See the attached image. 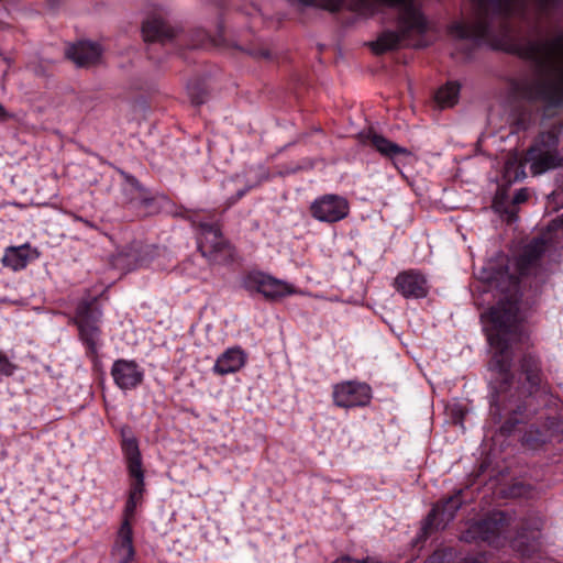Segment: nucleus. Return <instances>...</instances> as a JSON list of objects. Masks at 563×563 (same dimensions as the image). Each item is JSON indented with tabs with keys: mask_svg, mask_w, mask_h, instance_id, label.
Instances as JSON below:
<instances>
[{
	"mask_svg": "<svg viewBox=\"0 0 563 563\" xmlns=\"http://www.w3.org/2000/svg\"><path fill=\"white\" fill-rule=\"evenodd\" d=\"M512 516L504 510H493L472 522L463 532L466 542L482 541L500 550L507 544L521 558L531 559L541 551L544 518L530 514L520 519L514 537L509 536Z\"/></svg>",
	"mask_w": 563,
	"mask_h": 563,
	"instance_id": "f257e3e1",
	"label": "nucleus"
},
{
	"mask_svg": "<svg viewBox=\"0 0 563 563\" xmlns=\"http://www.w3.org/2000/svg\"><path fill=\"white\" fill-rule=\"evenodd\" d=\"M475 7L477 20L473 23L453 22L448 31L459 40H471L481 44L492 38L490 47L496 42L504 45L512 44L509 20L518 18L527 20L528 0H471Z\"/></svg>",
	"mask_w": 563,
	"mask_h": 563,
	"instance_id": "f03ea898",
	"label": "nucleus"
},
{
	"mask_svg": "<svg viewBox=\"0 0 563 563\" xmlns=\"http://www.w3.org/2000/svg\"><path fill=\"white\" fill-rule=\"evenodd\" d=\"M518 375L520 386L500 404V411L508 415L499 427L500 434L505 437L511 435L519 424H526L538 413L536 396L551 388L543 371L542 357L534 351H526L520 355Z\"/></svg>",
	"mask_w": 563,
	"mask_h": 563,
	"instance_id": "7ed1b4c3",
	"label": "nucleus"
},
{
	"mask_svg": "<svg viewBox=\"0 0 563 563\" xmlns=\"http://www.w3.org/2000/svg\"><path fill=\"white\" fill-rule=\"evenodd\" d=\"M548 247L543 236H534L514 257L511 266L488 262L482 268L479 279L503 294L517 295L522 280L540 268Z\"/></svg>",
	"mask_w": 563,
	"mask_h": 563,
	"instance_id": "20e7f679",
	"label": "nucleus"
},
{
	"mask_svg": "<svg viewBox=\"0 0 563 563\" xmlns=\"http://www.w3.org/2000/svg\"><path fill=\"white\" fill-rule=\"evenodd\" d=\"M487 341L494 350L489 361V369L496 374L490 383V408L500 411V404L505 401L514 385L510 339H487Z\"/></svg>",
	"mask_w": 563,
	"mask_h": 563,
	"instance_id": "39448f33",
	"label": "nucleus"
},
{
	"mask_svg": "<svg viewBox=\"0 0 563 563\" xmlns=\"http://www.w3.org/2000/svg\"><path fill=\"white\" fill-rule=\"evenodd\" d=\"M97 297L82 298L76 305L75 313L69 323L76 325L79 341L86 350V355L97 358L101 346V321L103 311L97 303Z\"/></svg>",
	"mask_w": 563,
	"mask_h": 563,
	"instance_id": "423d86ee",
	"label": "nucleus"
},
{
	"mask_svg": "<svg viewBox=\"0 0 563 563\" xmlns=\"http://www.w3.org/2000/svg\"><path fill=\"white\" fill-rule=\"evenodd\" d=\"M197 250L210 264L233 261L235 249L222 232L220 220L194 221Z\"/></svg>",
	"mask_w": 563,
	"mask_h": 563,
	"instance_id": "0eeeda50",
	"label": "nucleus"
},
{
	"mask_svg": "<svg viewBox=\"0 0 563 563\" xmlns=\"http://www.w3.org/2000/svg\"><path fill=\"white\" fill-rule=\"evenodd\" d=\"M559 146V135L552 130L540 132L533 139L525 154V162L529 164L533 176L542 175L562 165L563 158Z\"/></svg>",
	"mask_w": 563,
	"mask_h": 563,
	"instance_id": "6e6552de",
	"label": "nucleus"
},
{
	"mask_svg": "<svg viewBox=\"0 0 563 563\" xmlns=\"http://www.w3.org/2000/svg\"><path fill=\"white\" fill-rule=\"evenodd\" d=\"M493 47L495 51L514 54L522 59L536 60L543 70L550 66V60L553 57L563 54V33L545 41H528L525 45L509 44L506 46L501 42H496Z\"/></svg>",
	"mask_w": 563,
	"mask_h": 563,
	"instance_id": "1a4fd4ad",
	"label": "nucleus"
},
{
	"mask_svg": "<svg viewBox=\"0 0 563 563\" xmlns=\"http://www.w3.org/2000/svg\"><path fill=\"white\" fill-rule=\"evenodd\" d=\"M120 437L121 452L124 457L128 474L132 478L129 493H134V495H143L145 492V483L143 457L140 450L139 440L135 437L133 430L128 426H123L120 429Z\"/></svg>",
	"mask_w": 563,
	"mask_h": 563,
	"instance_id": "9d476101",
	"label": "nucleus"
},
{
	"mask_svg": "<svg viewBox=\"0 0 563 563\" xmlns=\"http://www.w3.org/2000/svg\"><path fill=\"white\" fill-rule=\"evenodd\" d=\"M484 318L488 323L485 328L487 339H511L517 328L518 307L509 300H499Z\"/></svg>",
	"mask_w": 563,
	"mask_h": 563,
	"instance_id": "9b49d317",
	"label": "nucleus"
},
{
	"mask_svg": "<svg viewBox=\"0 0 563 563\" xmlns=\"http://www.w3.org/2000/svg\"><path fill=\"white\" fill-rule=\"evenodd\" d=\"M467 488H459L453 495L435 503L423 520L421 532L428 538L433 530L444 529L454 518L459 509L465 504L464 493Z\"/></svg>",
	"mask_w": 563,
	"mask_h": 563,
	"instance_id": "f8f14e48",
	"label": "nucleus"
},
{
	"mask_svg": "<svg viewBox=\"0 0 563 563\" xmlns=\"http://www.w3.org/2000/svg\"><path fill=\"white\" fill-rule=\"evenodd\" d=\"M373 389L366 382L343 380L332 386V402L343 409L365 408L371 405Z\"/></svg>",
	"mask_w": 563,
	"mask_h": 563,
	"instance_id": "ddd939ff",
	"label": "nucleus"
},
{
	"mask_svg": "<svg viewBox=\"0 0 563 563\" xmlns=\"http://www.w3.org/2000/svg\"><path fill=\"white\" fill-rule=\"evenodd\" d=\"M242 286L250 294H261L271 301L282 299L294 292L290 284L260 271L249 272L243 277Z\"/></svg>",
	"mask_w": 563,
	"mask_h": 563,
	"instance_id": "4468645a",
	"label": "nucleus"
},
{
	"mask_svg": "<svg viewBox=\"0 0 563 563\" xmlns=\"http://www.w3.org/2000/svg\"><path fill=\"white\" fill-rule=\"evenodd\" d=\"M309 212L319 222L336 223L349 216L350 203L343 196L324 194L311 202Z\"/></svg>",
	"mask_w": 563,
	"mask_h": 563,
	"instance_id": "2eb2a0df",
	"label": "nucleus"
},
{
	"mask_svg": "<svg viewBox=\"0 0 563 563\" xmlns=\"http://www.w3.org/2000/svg\"><path fill=\"white\" fill-rule=\"evenodd\" d=\"M393 287L405 299H423L430 291L427 276L416 268L399 272L394 279Z\"/></svg>",
	"mask_w": 563,
	"mask_h": 563,
	"instance_id": "dca6fc26",
	"label": "nucleus"
},
{
	"mask_svg": "<svg viewBox=\"0 0 563 563\" xmlns=\"http://www.w3.org/2000/svg\"><path fill=\"white\" fill-rule=\"evenodd\" d=\"M114 385L123 390H133L142 385L145 373L135 360L118 358L110 368Z\"/></svg>",
	"mask_w": 563,
	"mask_h": 563,
	"instance_id": "f3484780",
	"label": "nucleus"
},
{
	"mask_svg": "<svg viewBox=\"0 0 563 563\" xmlns=\"http://www.w3.org/2000/svg\"><path fill=\"white\" fill-rule=\"evenodd\" d=\"M561 77L563 78V70H561ZM520 93L530 101L541 100L552 106H561L563 104V80L525 84L520 88Z\"/></svg>",
	"mask_w": 563,
	"mask_h": 563,
	"instance_id": "a211bd4d",
	"label": "nucleus"
},
{
	"mask_svg": "<svg viewBox=\"0 0 563 563\" xmlns=\"http://www.w3.org/2000/svg\"><path fill=\"white\" fill-rule=\"evenodd\" d=\"M358 139L362 144H369L380 156L390 159L394 165L400 157L407 158L412 155L409 148L398 145L372 129L361 132Z\"/></svg>",
	"mask_w": 563,
	"mask_h": 563,
	"instance_id": "6ab92c4d",
	"label": "nucleus"
},
{
	"mask_svg": "<svg viewBox=\"0 0 563 563\" xmlns=\"http://www.w3.org/2000/svg\"><path fill=\"white\" fill-rule=\"evenodd\" d=\"M247 358V353L240 345L228 347L217 357L212 372L219 376L238 373L245 366Z\"/></svg>",
	"mask_w": 563,
	"mask_h": 563,
	"instance_id": "aec40b11",
	"label": "nucleus"
},
{
	"mask_svg": "<svg viewBox=\"0 0 563 563\" xmlns=\"http://www.w3.org/2000/svg\"><path fill=\"white\" fill-rule=\"evenodd\" d=\"M101 46L98 43L80 41L67 49V57L79 67L96 64L101 57Z\"/></svg>",
	"mask_w": 563,
	"mask_h": 563,
	"instance_id": "412c9836",
	"label": "nucleus"
},
{
	"mask_svg": "<svg viewBox=\"0 0 563 563\" xmlns=\"http://www.w3.org/2000/svg\"><path fill=\"white\" fill-rule=\"evenodd\" d=\"M40 253L33 249L30 243H24L19 246H9L5 249L2 264L13 271L24 269L31 260L37 258Z\"/></svg>",
	"mask_w": 563,
	"mask_h": 563,
	"instance_id": "4be33fe9",
	"label": "nucleus"
},
{
	"mask_svg": "<svg viewBox=\"0 0 563 563\" xmlns=\"http://www.w3.org/2000/svg\"><path fill=\"white\" fill-rule=\"evenodd\" d=\"M112 555L118 559L119 563H131L134 560L135 550L131 523L121 522L117 540L112 548Z\"/></svg>",
	"mask_w": 563,
	"mask_h": 563,
	"instance_id": "5701e85b",
	"label": "nucleus"
},
{
	"mask_svg": "<svg viewBox=\"0 0 563 563\" xmlns=\"http://www.w3.org/2000/svg\"><path fill=\"white\" fill-rule=\"evenodd\" d=\"M142 35L145 42H161L172 40L173 30L165 23L162 16H151L142 24Z\"/></svg>",
	"mask_w": 563,
	"mask_h": 563,
	"instance_id": "b1692460",
	"label": "nucleus"
},
{
	"mask_svg": "<svg viewBox=\"0 0 563 563\" xmlns=\"http://www.w3.org/2000/svg\"><path fill=\"white\" fill-rule=\"evenodd\" d=\"M402 40L398 30H386L377 36L376 41L369 43V47L375 55H383L397 49Z\"/></svg>",
	"mask_w": 563,
	"mask_h": 563,
	"instance_id": "393cba45",
	"label": "nucleus"
},
{
	"mask_svg": "<svg viewBox=\"0 0 563 563\" xmlns=\"http://www.w3.org/2000/svg\"><path fill=\"white\" fill-rule=\"evenodd\" d=\"M461 85L457 81H448L435 92V101L441 108L454 107L460 98Z\"/></svg>",
	"mask_w": 563,
	"mask_h": 563,
	"instance_id": "a878e982",
	"label": "nucleus"
},
{
	"mask_svg": "<svg viewBox=\"0 0 563 563\" xmlns=\"http://www.w3.org/2000/svg\"><path fill=\"white\" fill-rule=\"evenodd\" d=\"M526 162L517 157L506 161L503 177L507 183L520 181L526 177Z\"/></svg>",
	"mask_w": 563,
	"mask_h": 563,
	"instance_id": "bb28decb",
	"label": "nucleus"
},
{
	"mask_svg": "<svg viewBox=\"0 0 563 563\" xmlns=\"http://www.w3.org/2000/svg\"><path fill=\"white\" fill-rule=\"evenodd\" d=\"M187 93L191 104L199 107L207 101L208 89L206 80L202 78H196L187 84Z\"/></svg>",
	"mask_w": 563,
	"mask_h": 563,
	"instance_id": "cd10ccee",
	"label": "nucleus"
},
{
	"mask_svg": "<svg viewBox=\"0 0 563 563\" xmlns=\"http://www.w3.org/2000/svg\"><path fill=\"white\" fill-rule=\"evenodd\" d=\"M291 4H300L303 7H314L323 10H328L330 12H339L343 4L344 0H288Z\"/></svg>",
	"mask_w": 563,
	"mask_h": 563,
	"instance_id": "c85d7f7f",
	"label": "nucleus"
},
{
	"mask_svg": "<svg viewBox=\"0 0 563 563\" xmlns=\"http://www.w3.org/2000/svg\"><path fill=\"white\" fill-rule=\"evenodd\" d=\"M457 563H497L494 554L487 551L478 552L474 555H466Z\"/></svg>",
	"mask_w": 563,
	"mask_h": 563,
	"instance_id": "c756f323",
	"label": "nucleus"
},
{
	"mask_svg": "<svg viewBox=\"0 0 563 563\" xmlns=\"http://www.w3.org/2000/svg\"><path fill=\"white\" fill-rule=\"evenodd\" d=\"M523 442L528 445L536 448V446L543 445L547 442V440L544 439V434L539 429H534V430H529L525 434Z\"/></svg>",
	"mask_w": 563,
	"mask_h": 563,
	"instance_id": "7c9ffc66",
	"label": "nucleus"
},
{
	"mask_svg": "<svg viewBox=\"0 0 563 563\" xmlns=\"http://www.w3.org/2000/svg\"><path fill=\"white\" fill-rule=\"evenodd\" d=\"M209 42V35L203 30H196L194 32V36L189 44H187L188 48H201Z\"/></svg>",
	"mask_w": 563,
	"mask_h": 563,
	"instance_id": "2f4dec72",
	"label": "nucleus"
},
{
	"mask_svg": "<svg viewBox=\"0 0 563 563\" xmlns=\"http://www.w3.org/2000/svg\"><path fill=\"white\" fill-rule=\"evenodd\" d=\"M140 503L134 500L133 497L128 496L124 510H123V520L122 522H128L132 525V520L135 516V511Z\"/></svg>",
	"mask_w": 563,
	"mask_h": 563,
	"instance_id": "473e14b6",
	"label": "nucleus"
},
{
	"mask_svg": "<svg viewBox=\"0 0 563 563\" xmlns=\"http://www.w3.org/2000/svg\"><path fill=\"white\" fill-rule=\"evenodd\" d=\"M140 503L134 500L133 497L128 496L124 510H123V520L122 522H128L132 525V520L135 516V511Z\"/></svg>",
	"mask_w": 563,
	"mask_h": 563,
	"instance_id": "72a5a7b5",
	"label": "nucleus"
},
{
	"mask_svg": "<svg viewBox=\"0 0 563 563\" xmlns=\"http://www.w3.org/2000/svg\"><path fill=\"white\" fill-rule=\"evenodd\" d=\"M16 371V365L10 361V358L0 351V374L7 377L12 376Z\"/></svg>",
	"mask_w": 563,
	"mask_h": 563,
	"instance_id": "f704fd0d",
	"label": "nucleus"
},
{
	"mask_svg": "<svg viewBox=\"0 0 563 563\" xmlns=\"http://www.w3.org/2000/svg\"><path fill=\"white\" fill-rule=\"evenodd\" d=\"M532 490L533 487L531 485H527L523 483L514 484L511 486V494L514 496H529Z\"/></svg>",
	"mask_w": 563,
	"mask_h": 563,
	"instance_id": "c9c22d12",
	"label": "nucleus"
},
{
	"mask_svg": "<svg viewBox=\"0 0 563 563\" xmlns=\"http://www.w3.org/2000/svg\"><path fill=\"white\" fill-rule=\"evenodd\" d=\"M332 563H382L379 560L375 558L367 556L363 560H355L349 555H343L334 560Z\"/></svg>",
	"mask_w": 563,
	"mask_h": 563,
	"instance_id": "e433bc0d",
	"label": "nucleus"
},
{
	"mask_svg": "<svg viewBox=\"0 0 563 563\" xmlns=\"http://www.w3.org/2000/svg\"><path fill=\"white\" fill-rule=\"evenodd\" d=\"M252 188H253V186H246L243 189L238 190L233 196H231L227 200L228 207H231L234 203H236L239 200H241Z\"/></svg>",
	"mask_w": 563,
	"mask_h": 563,
	"instance_id": "4c0bfd02",
	"label": "nucleus"
},
{
	"mask_svg": "<svg viewBox=\"0 0 563 563\" xmlns=\"http://www.w3.org/2000/svg\"><path fill=\"white\" fill-rule=\"evenodd\" d=\"M529 190L527 188H520L518 189L514 197H512V203L514 205H520L526 202L529 199Z\"/></svg>",
	"mask_w": 563,
	"mask_h": 563,
	"instance_id": "58836bf2",
	"label": "nucleus"
},
{
	"mask_svg": "<svg viewBox=\"0 0 563 563\" xmlns=\"http://www.w3.org/2000/svg\"><path fill=\"white\" fill-rule=\"evenodd\" d=\"M560 0H538V10L541 13H547L548 10L559 3Z\"/></svg>",
	"mask_w": 563,
	"mask_h": 563,
	"instance_id": "ea45409f",
	"label": "nucleus"
},
{
	"mask_svg": "<svg viewBox=\"0 0 563 563\" xmlns=\"http://www.w3.org/2000/svg\"><path fill=\"white\" fill-rule=\"evenodd\" d=\"M550 428L559 431L563 435V420L560 418H550L549 419Z\"/></svg>",
	"mask_w": 563,
	"mask_h": 563,
	"instance_id": "a19ab883",
	"label": "nucleus"
},
{
	"mask_svg": "<svg viewBox=\"0 0 563 563\" xmlns=\"http://www.w3.org/2000/svg\"><path fill=\"white\" fill-rule=\"evenodd\" d=\"M187 36H188V34L178 27V46H180V43L185 42ZM181 55H183V52H181L180 47H178V53H177L178 58L181 57Z\"/></svg>",
	"mask_w": 563,
	"mask_h": 563,
	"instance_id": "79ce46f5",
	"label": "nucleus"
},
{
	"mask_svg": "<svg viewBox=\"0 0 563 563\" xmlns=\"http://www.w3.org/2000/svg\"><path fill=\"white\" fill-rule=\"evenodd\" d=\"M125 176V179L132 185V186H135V187H139L140 186V183L139 180L134 177V176H131V175H126L124 174Z\"/></svg>",
	"mask_w": 563,
	"mask_h": 563,
	"instance_id": "37998d69",
	"label": "nucleus"
},
{
	"mask_svg": "<svg viewBox=\"0 0 563 563\" xmlns=\"http://www.w3.org/2000/svg\"><path fill=\"white\" fill-rule=\"evenodd\" d=\"M74 219H75V221L82 222L87 227H93L89 220L84 219L82 217L74 216Z\"/></svg>",
	"mask_w": 563,
	"mask_h": 563,
	"instance_id": "c03bdc74",
	"label": "nucleus"
},
{
	"mask_svg": "<svg viewBox=\"0 0 563 563\" xmlns=\"http://www.w3.org/2000/svg\"><path fill=\"white\" fill-rule=\"evenodd\" d=\"M537 563H559V562H556L555 560H553L551 558L540 556L539 561Z\"/></svg>",
	"mask_w": 563,
	"mask_h": 563,
	"instance_id": "a18cd8bd",
	"label": "nucleus"
},
{
	"mask_svg": "<svg viewBox=\"0 0 563 563\" xmlns=\"http://www.w3.org/2000/svg\"><path fill=\"white\" fill-rule=\"evenodd\" d=\"M130 497H133L134 500H137L140 504L142 503L143 495H134V493H129Z\"/></svg>",
	"mask_w": 563,
	"mask_h": 563,
	"instance_id": "49530a36",
	"label": "nucleus"
},
{
	"mask_svg": "<svg viewBox=\"0 0 563 563\" xmlns=\"http://www.w3.org/2000/svg\"><path fill=\"white\" fill-rule=\"evenodd\" d=\"M5 114V110L3 108L2 104H0V115H4Z\"/></svg>",
	"mask_w": 563,
	"mask_h": 563,
	"instance_id": "de8ad7c7",
	"label": "nucleus"
},
{
	"mask_svg": "<svg viewBox=\"0 0 563 563\" xmlns=\"http://www.w3.org/2000/svg\"><path fill=\"white\" fill-rule=\"evenodd\" d=\"M560 221L563 223V213L560 216Z\"/></svg>",
	"mask_w": 563,
	"mask_h": 563,
	"instance_id": "09e8293b",
	"label": "nucleus"
}]
</instances>
